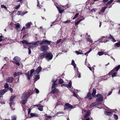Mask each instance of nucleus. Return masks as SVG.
<instances>
[{"instance_id":"47","label":"nucleus","mask_w":120,"mask_h":120,"mask_svg":"<svg viewBox=\"0 0 120 120\" xmlns=\"http://www.w3.org/2000/svg\"><path fill=\"white\" fill-rule=\"evenodd\" d=\"M1 7L2 8H4L6 10H7V8L4 5H1Z\"/></svg>"},{"instance_id":"53","label":"nucleus","mask_w":120,"mask_h":120,"mask_svg":"<svg viewBox=\"0 0 120 120\" xmlns=\"http://www.w3.org/2000/svg\"><path fill=\"white\" fill-rule=\"evenodd\" d=\"M34 90H35V91L36 92V93H37L38 94L39 93V90L38 89H37L36 88H35L34 89Z\"/></svg>"},{"instance_id":"33","label":"nucleus","mask_w":120,"mask_h":120,"mask_svg":"<svg viewBox=\"0 0 120 120\" xmlns=\"http://www.w3.org/2000/svg\"><path fill=\"white\" fill-rule=\"evenodd\" d=\"M30 115L31 116V117H34V116H38V114L34 113H30Z\"/></svg>"},{"instance_id":"61","label":"nucleus","mask_w":120,"mask_h":120,"mask_svg":"<svg viewBox=\"0 0 120 120\" xmlns=\"http://www.w3.org/2000/svg\"><path fill=\"white\" fill-rule=\"evenodd\" d=\"M101 94H97L96 95L95 97H101Z\"/></svg>"},{"instance_id":"54","label":"nucleus","mask_w":120,"mask_h":120,"mask_svg":"<svg viewBox=\"0 0 120 120\" xmlns=\"http://www.w3.org/2000/svg\"><path fill=\"white\" fill-rule=\"evenodd\" d=\"M20 5L19 4V5L16 6H15V8L16 9H17L19 8H20Z\"/></svg>"},{"instance_id":"11","label":"nucleus","mask_w":120,"mask_h":120,"mask_svg":"<svg viewBox=\"0 0 120 120\" xmlns=\"http://www.w3.org/2000/svg\"><path fill=\"white\" fill-rule=\"evenodd\" d=\"M34 82L35 83L40 78L39 75L38 74L37 75L34 76Z\"/></svg>"},{"instance_id":"14","label":"nucleus","mask_w":120,"mask_h":120,"mask_svg":"<svg viewBox=\"0 0 120 120\" xmlns=\"http://www.w3.org/2000/svg\"><path fill=\"white\" fill-rule=\"evenodd\" d=\"M86 97L89 100H91L92 99V97H91V93L89 92L87 94Z\"/></svg>"},{"instance_id":"24","label":"nucleus","mask_w":120,"mask_h":120,"mask_svg":"<svg viewBox=\"0 0 120 120\" xmlns=\"http://www.w3.org/2000/svg\"><path fill=\"white\" fill-rule=\"evenodd\" d=\"M84 19V18L83 17L82 19H80L78 21H77L75 23V26L78 25L79 23V22L82 20Z\"/></svg>"},{"instance_id":"12","label":"nucleus","mask_w":120,"mask_h":120,"mask_svg":"<svg viewBox=\"0 0 120 120\" xmlns=\"http://www.w3.org/2000/svg\"><path fill=\"white\" fill-rule=\"evenodd\" d=\"M93 92L92 93V97H95L96 96V90L95 88H93L92 90Z\"/></svg>"},{"instance_id":"43","label":"nucleus","mask_w":120,"mask_h":120,"mask_svg":"<svg viewBox=\"0 0 120 120\" xmlns=\"http://www.w3.org/2000/svg\"><path fill=\"white\" fill-rule=\"evenodd\" d=\"M45 44V40L42 41L40 43V45H43Z\"/></svg>"},{"instance_id":"3","label":"nucleus","mask_w":120,"mask_h":120,"mask_svg":"<svg viewBox=\"0 0 120 120\" xmlns=\"http://www.w3.org/2000/svg\"><path fill=\"white\" fill-rule=\"evenodd\" d=\"M31 95L30 93L29 92H25L23 93L22 97V99L27 100L28 98Z\"/></svg>"},{"instance_id":"31","label":"nucleus","mask_w":120,"mask_h":120,"mask_svg":"<svg viewBox=\"0 0 120 120\" xmlns=\"http://www.w3.org/2000/svg\"><path fill=\"white\" fill-rule=\"evenodd\" d=\"M38 109L40 111H42L43 110V106L42 105H40L38 108Z\"/></svg>"},{"instance_id":"17","label":"nucleus","mask_w":120,"mask_h":120,"mask_svg":"<svg viewBox=\"0 0 120 120\" xmlns=\"http://www.w3.org/2000/svg\"><path fill=\"white\" fill-rule=\"evenodd\" d=\"M42 70V68L41 66L38 67L35 70L36 72L38 74Z\"/></svg>"},{"instance_id":"62","label":"nucleus","mask_w":120,"mask_h":120,"mask_svg":"<svg viewBox=\"0 0 120 120\" xmlns=\"http://www.w3.org/2000/svg\"><path fill=\"white\" fill-rule=\"evenodd\" d=\"M9 90L11 91V93H12L13 91V90L12 88L11 87H9Z\"/></svg>"},{"instance_id":"50","label":"nucleus","mask_w":120,"mask_h":120,"mask_svg":"<svg viewBox=\"0 0 120 120\" xmlns=\"http://www.w3.org/2000/svg\"><path fill=\"white\" fill-rule=\"evenodd\" d=\"M73 95L74 96L76 97L77 98H78V95L77 94L75 93V92H73Z\"/></svg>"},{"instance_id":"16","label":"nucleus","mask_w":120,"mask_h":120,"mask_svg":"<svg viewBox=\"0 0 120 120\" xmlns=\"http://www.w3.org/2000/svg\"><path fill=\"white\" fill-rule=\"evenodd\" d=\"M22 74V73L20 72H15L13 74V75L14 77L21 75Z\"/></svg>"},{"instance_id":"52","label":"nucleus","mask_w":120,"mask_h":120,"mask_svg":"<svg viewBox=\"0 0 120 120\" xmlns=\"http://www.w3.org/2000/svg\"><path fill=\"white\" fill-rule=\"evenodd\" d=\"M113 37L110 34H109V37H107L109 39H112Z\"/></svg>"},{"instance_id":"41","label":"nucleus","mask_w":120,"mask_h":120,"mask_svg":"<svg viewBox=\"0 0 120 120\" xmlns=\"http://www.w3.org/2000/svg\"><path fill=\"white\" fill-rule=\"evenodd\" d=\"M79 15V13H77L75 15L74 17L73 18V19H72L73 20H74V19H75L77 17H78V16Z\"/></svg>"},{"instance_id":"30","label":"nucleus","mask_w":120,"mask_h":120,"mask_svg":"<svg viewBox=\"0 0 120 120\" xmlns=\"http://www.w3.org/2000/svg\"><path fill=\"white\" fill-rule=\"evenodd\" d=\"M96 105V102H94L92 103L89 106V108H91L92 107L94 106H95Z\"/></svg>"},{"instance_id":"25","label":"nucleus","mask_w":120,"mask_h":120,"mask_svg":"<svg viewBox=\"0 0 120 120\" xmlns=\"http://www.w3.org/2000/svg\"><path fill=\"white\" fill-rule=\"evenodd\" d=\"M115 47H120V41H119L117 43H115L114 45Z\"/></svg>"},{"instance_id":"46","label":"nucleus","mask_w":120,"mask_h":120,"mask_svg":"<svg viewBox=\"0 0 120 120\" xmlns=\"http://www.w3.org/2000/svg\"><path fill=\"white\" fill-rule=\"evenodd\" d=\"M58 11L60 13L62 14L63 12L64 11V9L61 10L60 8L58 10Z\"/></svg>"},{"instance_id":"40","label":"nucleus","mask_w":120,"mask_h":120,"mask_svg":"<svg viewBox=\"0 0 120 120\" xmlns=\"http://www.w3.org/2000/svg\"><path fill=\"white\" fill-rule=\"evenodd\" d=\"M9 85L7 83H5L4 85V88H8Z\"/></svg>"},{"instance_id":"26","label":"nucleus","mask_w":120,"mask_h":120,"mask_svg":"<svg viewBox=\"0 0 120 120\" xmlns=\"http://www.w3.org/2000/svg\"><path fill=\"white\" fill-rule=\"evenodd\" d=\"M26 28L27 29H29L31 26L30 22H28L26 23Z\"/></svg>"},{"instance_id":"4","label":"nucleus","mask_w":120,"mask_h":120,"mask_svg":"<svg viewBox=\"0 0 120 120\" xmlns=\"http://www.w3.org/2000/svg\"><path fill=\"white\" fill-rule=\"evenodd\" d=\"M117 73L116 71L114 69H113L109 73H108L106 75H109V76L112 75V77H116V76Z\"/></svg>"},{"instance_id":"42","label":"nucleus","mask_w":120,"mask_h":120,"mask_svg":"<svg viewBox=\"0 0 120 120\" xmlns=\"http://www.w3.org/2000/svg\"><path fill=\"white\" fill-rule=\"evenodd\" d=\"M12 118V120H16V118L14 116H13L11 117ZM3 120H10L9 119H4Z\"/></svg>"},{"instance_id":"55","label":"nucleus","mask_w":120,"mask_h":120,"mask_svg":"<svg viewBox=\"0 0 120 120\" xmlns=\"http://www.w3.org/2000/svg\"><path fill=\"white\" fill-rule=\"evenodd\" d=\"M11 102L10 103V107H11V105H14V102L13 101L12 102Z\"/></svg>"},{"instance_id":"10","label":"nucleus","mask_w":120,"mask_h":120,"mask_svg":"<svg viewBox=\"0 0 120 120\" xmlns=\"http://www.w3.org/2000/svg\"><path fill=\"white\" fill-rule=\"evenodd\" d=\"M46 53H45V52L41 53H40V57L41 59L45 57L46 58Z\"/></svg>"},{"instance_id":"44","label":"nucleus","mask_w":120,"mask_h":120,"mask_svg":"<svg viewBox=\"0 0 120 120\" xmlns=\"http://www.w3.org/2000/svg\"><path fill=\"white\" fill-rule=\"evenodd\" d=\"M77 74L78 75V77L79 78L81 77V73L79 72L78 71H77Z\"/></svg>"},{"instance_id":"48","label":"nucleus","mask_w":120,"mask_h":120,"mask_svg":"<svg viewBox=\"0 0 120 120\" xmlns=\"http://www.w3.org/2000/svg\"><path fill=\"white\" fill-rule=\"evenodd\" d=\"M103 52H99L98 53V54L100 56L102 55H103Z\"/></svg>"},{"instance_id":"8","label":"nucleus","mask_w":120,"mask_h":120,"mask_svg":"<svg viewBox=\"0 0 120 120\" xmlns=\"http://www.w3.org/2000/svg\"><path fill=\"white\" fill-rule=\"evenodd\" d=\"M14 79V78L12 77H8L6 79V82H12Z\"/></svg>"},{"instance_id":"37","label":"nucleus","mask_w":120,"mask_h":120,"mask_svg":"<svg viewBox=\"0 0 120 120\" xmlns=\"http://www.w3.org/2000/svg\"><path fill=\"white\" fill-rule=\"evenodd\" d=\"M52 118V116H46L45 117L46 120H49L50 118Z\"/></svg>"},{"instance_id":"63","label":"nucleus","mask_w":120,"mask_h":120,"mask_svg":"<svg viewBox=\"0 0 120 120\" xmlns=\"http://www.w3.org/2000/svg\"><path fill=\"white\" fill-rule=\"evenodd\" d=\"M64 113V112H57L56 113V114H63Z\"/></svg>"},{"instance_id":"58","label":"nucleus","mask_w":120,"mask_h":120,"mask_svg":"<svg viewBox=\"0 0 120 120\" xmlns=\"http://www.w3.org/2000/svg\"><path fill=\"white\" fill-rule=\"evenodd\" d=\"M61 39H60L59 40H57V41L56 42V44H58L61 41Z\"/></svg>"},{"instance_id":"15","label":"nucleus","mask_w":120,"mask_h":120,"mask_svg":"<svg viewBox=\"0 0 120 120\" xmlns=\"http://www.w3.org/2000/svg\"><path fill=\"white\" fill-rule=\"evenodd\" d=\"M7 91V89H4L0 90V95L4 94Z\"/></svg>"},{"instance_id":"20","label":"nucleus","mask_w":120,"mask_h":120,"mask_svg":"<svg viewBox=\"0 0 120 120\" xmlns=\"http://www.w3.org/2000/svg\"><path fill=\"white\" fill-rule=\"evenodd\" d=\"M103 98L102 97H99L97 99L96 101L97 102L101 101H103Z\"/></svg>"},{"instance_id":"9","label":"nucleus","mask_w":120,"mask_h":120,"mask_svg":"<svg viewBox=\"0 0 120 120\" xmlns=\"http://www.w3.org/2000/svg\"><path fill=\"white\" fill-rule=\"evenodd\" d=\"M27 12H28L27 11L24 12L19 11L18 12L17 14L18 15H24L27 13Z\"/></svg>"},{"instance_id":"38","label":"nucleus","mask_w":120,"mask_h":120,"mask_svg":"<svg viewBox=\"0 0 120 120\" xmlns=\"http://www.w3.org/2000/svg\"><path fill=\"white\" fill-rule=\"evenodd\" d=\"M86 41L90 43L92 42V40L91 39L89 38H87L86 39Z\"/></svg>"},{"instance_id":"27","label":"nucleus","mask_w":120,"mask_h":120,"mask_svg":"<svg viewBox=\"0 0 120 120\" xmlns=\"http://www.w3.org/2000/svg\"><path fill=\"white\" fill-rule=\"evenodd\" d=\"M112 112H106L105 114L106 115L109 116L112 115Z\"/></svg>"},{"instance_id":"2","label":"nucleus","mask_w":120,"mask_h":120,"mask_svg":"<svg viewBox=\"0 0 120 120\" xmlns=\"http://www.w3.org/2000/svg\"><path fill=\"white\" fill-rule=\"evenodd\" d=\"M35 70L34 69H32L30 71V72L28 71L27 73H25V75L27 77L28 80H29L30 79V77H31L33 76V74L34 73Z\"/></svg>"},{"instance_id":"32","label":"nucleus","mask_w":120,"mask_h":120,"mask_svg":"<svg viewBox=\"0 0 120 120\" xmlns=\"http://www.w3.org/2000/svg\"><path fill=\"white\" fill-rule=\"evenodd\" d=\"M15 96L14 95L12 96L10 98V102H12L13 101L14 98H15Z\"/></svg>"},{"instance_id":"36","label":"nucleus","mask_w":120,"mask_h":120,"mask_svg":"<svg viewBox=\"0 0 120 120\" xmlns=\"http://www.w3.org/2000/svg\"><path fill=\"white\" fill-rule=\"evenodd\" d=\"M52 88H54L56 87V86L57 85V84L56 83H52Z\"/></svg>"},{"instance_id":"56","label":"nucleus","mask_w":120,"mask_h":120,"mask_svg":"<svg viewBox=\"0 0 120 120\" xmlns=\"http://www.w3.org/2000/svg\"><path fill=\"white\" fill-rule=\"evenodd\" d=\"M66 86L69 88H70L71 87V85H70L68 84L66 85Z\"/></svg>"},{"instance_id":"18","label":"nucleus","mask_w":120,"mask_h":120,"mask_svg":"<svg viewBox=\"0 0 120 120\" xmlns=\"http://www.w3.org/2000/svg\"><path fill=\"white\" fill-rule=\"evenodd\" d=\"M59 92V90L57 88H54L51 91V93L52 94H54L55 93H57Z\"/></svg>"},{"instance_id":"34","label":"nucleus","mask_w":120,"mask_h":120,"mask_svg":"<svg viewBox=\"0 0 120 120\" xmlns=\"http://www.w3.org/2000/svg\"><path fill=\"white\" fill-rule=\"evenodd\" d=\"M45 44L47 45H49L50 44L51 41L47 40H45Z\"/></svg>"},{"instance_id":"22","label":"nucleus","mask_w":120,"mask_h":120,"mask_svg":"<svg viewBox=\"0 0 120 120\" xmlns=\"http://www.w3.org/2000/svg\"><path fill=\"white\" fill-rule=\"evenodd\" d=\"M107 8V7L105 6V7H102L101 9L100 10V11L101 12L103 13L105 11V9Z\"/></svg>"},{"instance_id":"60","label":"nucleus","mask_w":120,"mask_h":120,"mask_svg":"<svg viewBox=\"0 0 120 120\" xmlns=\"http://www.w3.org/2000/svg\"><path fill=\"white\" fill-rule=\"evenodd\" d=\"M57 81V79L55 80L54 79H53L52 80V82H53L54 83H55Z\"/></svg>"},{"instance_id":"1","label":"nucleus","mask_w":120,"mask_h":120,"mask_svg":"<svg viewBox=\"0 0 120 120\" xmlns=\"http://www.w3.org/2000/svg\"><path fill=\"white\" fill-rule=\"evenodd\" d=\"M20 58L18 56H15L13 59L12 62L15 64L16 65L19 66L20 65L19 63L20 61Z\"/></svg>"},{"instance_id":"45","label":"nucleus","mask_w":120,"mask_h":120,"mask_svg":"<svg viewBox=\"0 0 120 120\" xmlns=\"http://www.w3.org/2000/svg\"><path fill=\"white\" fill-rule=\"evenodd\" d=\"M113 117L114 119L116 120H117L118 119V116L115 114H114Z\"/></svg>"},{"instance_id":"6","label":"nucleus","mask_w":120,"mask_h":120,"mask_svg":"<svg viewBox=\"0 0 120 120\" xmlns=\"http://www.w3.org/2000/svg\"><path fill=\"white\" fill-rule=\"evenodd\" d=\"M49 47L47 45H42L40 47V50L42 52H45L49 50Z\"/></svg>"},{"instance_id":"21","label":"nucleus","mask_w":120,"mask_h":120,"mask_svg":"<svg viewBox=\"0 0 120 120\" xmlns=\"http://www.w3.org/2000/svg\"><path fill=\"white\" fill-rule=\"evenodd\" d=\"M21 42L22 43V44H25V45H29L31 44V43H29L27 42L26 40H24L22 41Z\"/></svg>"},{"instance_id":"57","label":"nucleus","mask_w":120,"mask_h":120,"mask_svg":"<svg viewBox=\"0 0 120 120\" xmlns=\"http://www.w3.org/2000/svg\"><path fill=\"white\" fill-rule=\"evenodd\" d=\"M111 41H113V42H115L116 41V40L113 37L111 39Z\"/></svg>"},{"instance_id":"49","label":"nucleus","mask_w":120,"mask_h":120,"mask_svg":"<svg viewBox=\"0 0 120 120\" xmlns=\"http://www.w3.org/2000/svg\"><path fill=\"white\" fill-rule=\"evenodd\" d=\"M75 52H76V54L77 55L82 54H83V53H82V52H80L78 51H75Z\"/></svg>"},{"instance_id":"51","label":"nucleus","mask_w":120,"mask_h":120,"mask_svg":"<svg viewBox=\"0 0 120 120\" xmlns=\"http://www.w3.org/2000/svg\"><path fill=\"white\" fill-rule=\"evenodd\" d=\"M31 47H30L28 48V54H30L31 53V51L30 49V48Z\"/></svg>"},{"instance_id":"35","label":"nucleus","mask_w":120,"mask_h":120,"mask_svg":"<svg viewBox=\"0 0 120 120\" xmlns=\"http://www.w3.org/2000/svg\"><path fill=\"white\" fill-rule=\"evenodd\" d=\"M22 100L21 101V103L23 104H24L26 103L27 101V100L26 99H22Z\"/></svg>"},{"instance_id":"59","label":"nucleus","mask_w":120,"mask_h":120,"mask_svg":"<svg viewBox=\"0 0 120 120\" xmlns=\"http://www.w3.org/2000/svg\"><path fill=\"white\" fill-rule=\"evenodd\" d=\"M39 42V41H37V42H36L33 44V45L34 46V47L36 45L37 46L38 45L37 44V42Z\"/></svg>"},{"instance_id":"23","label":"nucleus","mask_w":120,"mask_h":120,"mask_svg":"<svg viewBox=\"0 0 120 120\" xmlns=\"http://www.w3.org/2000/svg\"><path fill=\"white\" fill-rule=\"evenodd\" d=\"M90 115V111L89 110H88L87 112L85 114L84 116V118H86L89 116Z\"/></svg>"},{"instance_id":"5","label":"nucleus","mask_w":120,"mask_h":120,"mask_svg":"<svg viewBox=\"0 0 120 120\" xmlns=\"http://www.w3.org/2000/svg\"><path fill=\"white\" fill-rule=\"evenodd\" d=\"M64 110L68 109L70 110L71 109L73 108L72 105L68 103H67L64 105Z\"/></svg>"},{"instance_id":"19","label":"nucleus","mask_w":120,"mask_h":120,"mask_svg":"<svg viewBox=\"0 0 120 120\" xmlns=\"http://www.w3.org/2000/svg\"><path fill=\"white\" fill-rule=\"evenodd\" d=\"M113 1V0H110L107 3L106 5L107 6L109 5L108 7L109 8L111 7H112V5H110Z\"/></svg>"},{"instance_id":"7","label":"nucleus","mask_w":120,"mask_h":120,"mask_svg":"<svg viewBox=\"0 0 120 120\" xmlns=\"http://www.w3.org/2000/svg\"><path fill=\"white\" fill-rule=\"evenodd\" d=\"M53 57V55L51 52H49L46 53V59L48 60H51Z\"/></svg>"},{"instance_id":"13","label":"nucleus","mask_w":120,"mask_h":120,"mask_svg":"<svg viewBox=\"0 0 120 120\" xmlns=\"http://www.w3.org/2000/svg\"><path fill=\"white\" fill-rule=\"evenodd\" d=\"M15 27L16 28V30L18 31H19L20 30H19V29H20V26L19 23H17V24H15Z\"/></svg>"},{"instance_id":"39","label":"nucleus","mask_w":120,"mask_h":120,"mask_svg":"<svg viewBox=\"0 0 120 120\" xmlns=\"http://www.w3.org/2000/svg\"><path fill=\"white\" fill-rule=\"evenodd\" d=\"M64 82V81L63 79H59V83L60 84L63 83Z\"/></svg>"},{"instance_id":"64","label":"nucleus","mask_w":120,"mask_h":120,"mask_svg":"<svg viewBox=\"0 0 120 120\" xmlns=\"http://www.w3.org/2000/svg\"><path fill=\"white\" fill-rule=\"evenodd\" d=\"M3 37L2 36H0V41H2L3 40V39H2V38Z\"/></svg>"},{"instance_id":"29","label":"nucleus","mask_w":120,"mask_h":120,"mask_svg":"<svg viewBox=\"0 0 120 120\" xmlns=\"http://www.w3.org/2000/svg\"><path fill=\"white\" fill-rule=\"evenodd\" d=\"M71 64L72 65L74 68L76 67V64H75V61L74 60H72L71 63Z\"/></svg>"},{"instance_id":"28","label":"nucleus","mask_w":120,"mask_h":120,"mask_svg":"<svg viewBox=\"0 0 120 120\" xmlns=\"http://www.w3.org/2000/svg\"><path fill=\"white\" fill-rule=\"evenodd\" d=\"M120 68V65L117 66L113 69H114L117 72V71L119 70Z\"/></svg>"}]
</instances>
